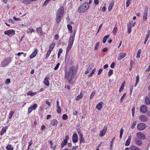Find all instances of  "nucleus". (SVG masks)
<instances>
[{"instance_id": "15", "label": "nucleus", "mask_w": 150, "mask_h": 150, "mask_svg": "<svg viewBox=\"0 0 150 150\" xmlns=\"http://www.w3.org/2000/svg\"><path fill=\"white\" fill-rule=\"evenodd\" d=\"M147 110V108L146 105H144L141 108L140 111L142 113H146Z\"/></svg>"}, {"instance_id": "7", "label": "nucleus", "mask_w": 150, "mask_h": 150, "mask_svg": "<svg viewBox=\"0 0 150 150\" xmlns=\"http://www.w3.org/2000/svg\"><path fill=\"white\" fill-rule=\"evenodd\" d=\"M146 126V124L143 123H139L137 125V129L139 131H142L144 129Z\"/></svg>"}, {"instance_id": "36", "label": "nucleus", "mask_w": 150, "mask_h": 150, "mask_svg": "<svg viewBox=\"0 0 150 150\" xmlns=\"http://www.w3.org/2000/svg\"><path fill=\"white\" fill-rule=\"evenodd\" d=\"M124 132V130L122 128L120 130V139H121L122 138V135Z\"/></svg>"}, {"instance_id": "37", "label": "nucleus", "mask_w": 150, "mask_h": 150, "mask_svg": "<svg viewBox=\"0 0 150 150\" xmlns=\"http://www.w3.org/2000/svg\"><path fill=\"white\" fill-rule=\"evenodd\" d=\"M141 52V50L139 49L138 50L136 57L138 58L140 57V54Z\"/></svg>"}, {"instance_id": "32", "label": "nucleus", "mask_w": 150, "mask_h": 150, "mask_svg": "<svg viewBox=\"0 0 150 150\" xmlns=\"http://www.w3.org/2000/svg\"><path fill=\"white\" fill-rule=\"evenodd\" d=\"M67 26L69 31L71 33H72L73 31L72 26L69 24L67 25Z\"/></svg>"}, {"instance_id": "52", "label": "nucleus", "mask_w": 150, "mask_h": 150, "mask_svg": "<svg viewBox=\"0 0 150 150\" xmlns=\"http://www.w3.org/2000/svg\"><path fill=\"white\" fill-rule=\"evenodd\" d=\"M93 66L92 64L90 65L87 68V70L90 71L93 68Z\"/></svg>"}, {"instance_id": "39", "label": "nucleus", "mask_w": 150, "mask_h": 150, "mask_svg": "<svg viewBox=\"0 0 150 150\" xmlns=\"http://www.w3.org/2000/svg\"><path fill=\"white\" fill-rule=\"evenodd\" d=\"M124 84H123V83L121 84L120 88L119 89V91L120 92H121V91L124 88Z\"/></svg>"}, {"instance_id": "11", "label": "nucleus", "mask_w": 150, "mask_h": 150, "mask_svg": "<svg viewBox=\"0 0 150 150\" xmlns=\"http://www.w3.org/2000/svg\"><path fill=\"white\" fill-rule=\"evenodd\" d=\"M107 129V127L105 125L104 126L103 129L100 131V134L99 136L100 137H102L105 135V133L106 132Z\"/></svg>"}, {"instance_id": "51", "label": "nucleus", "mask_w": 150, "mask_h": 150, "mask_svg": "<svg viewBox=\"0 0 150 150\" xmlns=\"http://www.w3.org/2000/svg\"><path fill=\"white\" fill-rule=\"evenodd\" d=\"M60 65V64L59 63H58L56 65V66L54 68V70H57V69H58L59 66Z\"/></svg>"}, {"instance_id": "38", "label": "nucleus", "mask_w": 150, "mask_h": 150, "mask_svg": "<svg viewBox=\"0 0 150 150\" xmlns=\"http://www.w3.org/2000/svg\"><path fill=\"white\" fill-rule=\"evenodd\" d=\"M14 114V112L13 111H11L10 112L9 114V118L10 119H11L13 115Z\"/></svg>"}, {"instance_id": "19", "label": "nucleus", "mask_w": 150, "mask_h": 150, "mask_svg": "<svg viewBox=\"0 0 150 150\" xmlns=\"http://www.w3.org/2000/svg\"><path fill=\"white\" fill-rule=\"evenodd\" d=\"M38 50L36 49L34 52L30 55V59H33L37 55L38 52Z\"/></svg>"}, {"instance_id": "45", "label": "nucleus", "mask_w": 150, "mask_h": 150, "mask_svg": "<svg viewBox=\"0 0 150 150\" xmlns=\"http://www.w3.org/2000/svg\"><path fill=\"white\" fill-rule=\"evenodd\" d=\"M131 0H127L126 3V6L128 7L129 6L130 4Z\"/></svg>"}, {"instance_id": "62", "label": "nucleus", "mask_w": 150, "mask_h": 150, "mask_svg": "<svg viewBox=\"0 0 150 150\" xmlns=\"http://www.w3.org/2000/svg\"><path fill=\"white\" fill-rule=\"evenodd\" d=\"M102 71H103L102 69H100L98 70V75H99L100 74H101V73H102Z\"/></svg>"}, {"instance_id": "26", "label": "nucleus", "mask_w": 150, "mask_h": 150, "mask_svg": "<svg viewBox=\"0 0 150 150\" xmlns=\"http://www.w3.org/2000/svg\"><path fill=\"white\" fill-rule=\"evenodd\" d=\"M67 143V141L66 139H64L61 143V148L62 149L64 147V146L66 145Z\"/></svg>"}, {"instance_id": "4", "label": "nucleus", "mask_w": 150, "mask_h": 150, "mask_svg": "<svg viewBox=\"0 0 150 150\" xmlns=\"http://www.w3.org/2000/svg\"><path fill=\"white\" fill-rule=\"evenodd\" d=\"M89 5L88 2H85L78 9V11L80 13H83L89 8Z\"/></svg>"}, {"instance_id": "31", "label": "nucleus", "mask_w": 150, "mask_h": 150, "mask_svg": "<svg viewBox=\"0 0 150 150\" xmlns=\"http://www.w3.org/2000/svg\"><path fill=\"white\" fill-rule=\"evenodd\" d=\"M55 44L54 43H52L50 45L49 50L52 52V51L54 48L55 46Z\"/></svg>"}, {"instance_id": "48", "label": "nucleus", "mask_w": 150, "mask_h": 150, "mask_svg": "<svg viewBox=\"0 0 150 150\" xmlns=\"http://www.w3.org/2000/svg\"><path fill=\"white\" fill-rule=\"evenodd\" d=\"M62 118L64 120H66L68 119V116L66 114H64L62 116Z\"/></svg>"}, {"instance_id": "46", "label": "nucleus", "mask_w": 150, "mask_h": 150, "mask_svg": "<svg viewBox=\"0 0 150 150\" xmlns=\"http://www.w3.org/2000/svg\"><path fill=\"white\" fill-rule=\"evenodd\" d=\"M51 51H50V50H48L46 55V58H47L49 57L50 55V54L51 53Z\"/></svg>"}, {"instance_id": "44", "label": "nucleus", "mask_w": 150, "mask_h": 150, "mask_svg": "<svg viewBox=\"0 0 150 150\" xmlns=\"http://www.w3.org/2000/svg\"><path fill=\"white\" fill-rule=\"evenodd\" d=\"M136 121H135L133 122L132 123V127H131V128L132 129H134V127H135V126L136 125Z\"/></svg>"}, {"instance_id": "22", "label": "nucleus", "mask_w": 150, "mask_h": 150, "mask_svg": "<svg viewBox=\"0 0 150 150\" xmlns=\"http://www.w3.org/2000/svg\"><path fill=\"white\" fill-rule=\"evenodd\" d=\"M145 103L147 105H149L150 104V99L148 96H146L145 97Z\"/></svg>"}, {"instance_id": "61", "label": "nucleus", "mask_w": 150, "mask_h": 150, "mask_svg": "<svg viewBox=\"0 0 150 150\" xmlns=\"http://www.w3.org/2000/svg\"><path fill=\"white\" fill-rule=\"evenodd\" d=\"M94 3L96 5H97L99 4L98 0H94Z\"/></svg>"}, {"instance_id": "28", "label": "nucleus", "mask_w": 150, "mask_h": 150, "mask_svg": "<svg viewBox=\"0 0 150 150\" xmlns=\"http://www.w3.org/2000/svg\"><path fill=\"white\" fill-rule=\"evenodd\" d=\"M114 2L113 1H111L110 3V5L108 6V10L109 11H110L112 7L113 6Z\"/></svg>"}, {"instance_id": "54", "label": "nucleus", "mask_w": 150, "mask_h": 150, "mask_svg": "<svg viewBox=\"0 0 150 150\" xmlns=\"http://www.w3.org/2000/svg\"><path fill=\"white\" fill-rule=\"evenodd\" d=\"M50 1V0H46L43 6H44L47 5V4H48Z\"/></svg>"}, {"instance_id": "2", "label": "nucleus", "mask_w": 150, "mask_h": 150, "mask_svg": "<svg viewBox=\"0 0 150 150\" xmlns=\"http://www.w3.org/2000/svg\"><path fill=\"white\" fill-rule=\"evenodd\" d=\"M76 32V30H74L70 35L68 42V46L67 48L66 53L69 51L72 46Z\"/></svg>"}, {"instance_id": "9", "label": "nucleus", "mask_w": 150, "mask_h": 150, "mask_svg": "<svg viewBox=\"0 0 150 150\" xmlns=\"http://www.w3.org/2000/svg\"><path fill=\"white\" fill-rule=\"evenodd\" d=\"M133 140H134L135 144L138 146H140L142 144V142L141 139H139L136 137H134Z\"/></svg>"}, {"instance_id": "16", "label": "nucleus", "mask_w": 150, "mask_h": 150, "mask_svg": "<svg viewBox=\"0 0 150 150\" xmlns=\"http://www.w3.org/2000/svg\"><path fill=\"white\" fill-rule=\"evenodd\" d=\"M36 30L38 34L40 36L44 34V33L42 32V28L41 27L37 28L36 29Z\"/></svg>"}, {"instance_id": "34", "label": "nucleus", "mask_w": 150, "mask_h": 150, "mask_svg": "<svg viewBox=\"0 0 150 150\" xmlns=\"http://www.w3.org/2000/svg\"><path fill=\"white\" fill-rule=\"evenodd\" d=\"M6 149L8 150H13V148L11 144H9L6 146Z\"/></svg>"}, {"instance_id": "18", "label": "nucleus", "mask_w": 150, "mask_h": 150, "mask_svg": "<svg viewBox=\"0 0 150 150\" xmlns=\"http://www.w3.org/2000/svg\"><path fill=\"white\" fill-rule=\"evenodd\" d=\"M126 55V53H120L119 55V56L118 57V59L119 60H120L124 58Z\"/></svg>"}, {"instance_id": "25", "label": "nucleus", "mask_w": 150, "mask_h": 150, "mask_svg": "<svg viewBox=\"0 0 150 150\" xmlns=\"http://www.w3.org/2000/svg\"><path fill=\"white\" fill-rule=\"evenodd\" d=\"M50 122L51 125L53 126L56 125L57 124V121L56 119L51 120Z\"/></svg>"}, {"instance_id": "14", "label": "nucleus", "mask_w": 150, "mask_h": 150, "mask_svg": "<svg viewBox=\"0 0 150 150\" xmlns=\"http://www.w3.org/2000/svg\"><path fill=\"white\" fill-rule=\"evenodd\" d=\"M78 140L77 135L76 132H74L72 137V141L74 143H76L78 142Z\"/></svg>"}, {"instance_id": "40", "label": "nucleus", "mask_w": 150, "mask_h": 150, "mask_svg": "<svg viewBox=\"0 0 150 150\" xmlns=\"http://www.w3.org/2000/svg\"><path fill=\"white\" fill-rule=\"evenodd\" d=\"M113 74V71L112 69H110L108 72V76H111Z\"/></svg>"}, {"instance_id": "1", "label": "nucleus", "mask_w": 150, "mask_h": 150, "mask_svg": "<svg viewBox=\"0 0 150 150\" xmlns=\"http://www.w3.org/2000/svg\"><path fill=\"white\" fill-rule=\"evenodd\" d=\"M64 8L61 6L58 10L56 15V20L57 23H59L61 21L63 16Z\"/></svg>"}, {"instance_id": "64", "label": "nucleus", "mask_w": 150, "mask_h": 150, "mask_svg": "<svg viewBox=\"0 0 150 150\" xmlns=\"http://www.w3.org/2000/svg\"><path fill=\"white\" fill-rule=\"evenodd\" d=\"M57 111L58 113H61V109H57Z\"/></svg>"}, {"instance_id": "10", "label": "nucleus", "mask_w": 150, "mask_h": 150, "mask_svg": "<svg viewBox=\"0 0 150 150\" xmlns=\"http://www.w3.org/2000/svg\"><path fill=\"white\" fill-rule=\"evenodd\" d=\"M38 107V105L36 103H35L32 106L29 107L28 109V112L29 113H30L33 110L36 109Z\"/></svg>"}, {"instance_id": "63", "label": "nucleus", "mask_w": 150, "mask_h": 150, "mask_svg": "<svg viewBox=\"0 0 150 150\" xmlns=\"http://www.w3.org/2000/svg\"><path fill=\"white\" fill-rule=\"evenodd\" d=\"M127 32L129 34L131 32V28H127Z\"/></svg>"}, {"instance_id": "59", "label": "nucleus", "mask_w": 150, "mask_h": 150, "mask_svg": "<svg viewBox=\"0 0 150 150\" xmlns=\"http://www.w3.org/2000/svg\"><path fill=\"white\" fill-rule=\"evenodd\" d=\"M127 28H132V23L129 22L127 24Z\"/></svg>"}, {"instance_id": "27", "label": "nucleus", "mask_w": 150, "mask_h": 150, "mask_svg": "<svg viewBox=\"0 0 150 150\" xmlns=\"http://www.w3.org/2000/svg\"><path fill=\"white\" fill-rule=\"evenodd\" d=\"M35 30L32 28H28L27 30V32L28 33H30V34H32L33 33H35Z\"/></svg>"}, {"instance_id": "53", "label": "nucleus", "mask_w": 150, "mask_h": 150, "mask_svg": "<svg viewBox=\"0 0 150 150\" xmlns=\"http://www.w3.org/2000/svg\"><path fill=\"white\" fill-rule=\"evenodd\" d=\"M10 79H8L6 80L5 83L6 84H8L10 83Z\"/></svg>"}, {"instance_id": "41", "label": "nucleus", "mask_w": 150, "mask_h": 150, "mask_svg": "<svg viewBox=\"0 0 150 150\" xmlns=\"http://www.w3.org/2000/svg\"><path fill=\"white\" fill-rule=\"evenodd\" d=\"M62 50L61 49H60L58 52V58H59L60 55L62 53Z\"/></svg>"}, {"instance_id": "43", "label": "nucleus", "mask_w": 150, "mask_h": 150, "mask_svg": "<svg viewBox=\"0 0 150 150\" xmlns=\"http://www.w3.org/2000/svg\"><path fill=\"white\" fill-rule=\"evenodd\" d=\"M117 31V27H114L112 31L114 35H115Z\"/></svg>"}, {"instance_id": "6", "label": "nucleus", "mask_w": 150, "mask_h": 150, "mask_svg": "<svg viewBox=\"0 0 150 150\" xmlns=\"http://www.w3.org/2000/svg\"><path fill=\"white\" fill-rule=\"evenodd\" d=\"M137 138L139 139L144 140L146 139L145 134L141 132H137L136 134Z\"/></svg>"}, {"instance_id": "5", "label": "nucleus", "mask_w": 150, "mask_h": 150, "mask_svg": "<svg viewBox=\"0 0 150 150\" xmlns=\"http://www.w3.org/2000/svg\"><path fill=\"white\" fill-rule=\"evenodd\" d=\"M11 61L10 57H7L4 59L1 62V66L2 67H5L8 65Z\"/></svg>"}, {"instance_id": "20", "label": "nucleus", "mask_w": 150, "mask_h": 150, "mask_svg": "<svg viewBox=\"0 0 150 150\" xmlns=\"http://www.w3.org/2000/svg\"><path fill=\"white\" fill-rule=\"evenodd\" d=\"M8 129V127L6 126L3 127L1 130L0 134L1 136L3 135L6 132L7 129Z\"/></svg>"}, {"instance_id": "50", "label": "nucleus", "mask_w": 150, "mask_h": 150, "mask_svg": "<svg viewBox=\"0 0 150 150\" xmlns=\"http://www.w3.org/2000/svg\"><path fill=\"white\" fill-rule=\"evenodd\" d=\"M150 35V30H148L147 32V33L145 37L146 38H148L149 37Z\"/></svg>"}, {"instance_id": "33", "label": "nucleus", "mask_w": 150, "mask_h": 150, "mask_svg": "<svg viewBox=\"0 0 150 150\" xmlns=\"http://www.w3.org/2000/svg\"><path fill=\"white\" fill-rule=\"evenodd\" d=\"M23 3L25 4H30L31 3V0H23Z\"/></svg>"}, {"instance_id": "35", "label": "nucleus", "mask_w": 150, "mask_h": 150, "mask_svg": "<svg viewBox=\"0 0 150 150\" xmlns=\"http://www.w3.org/2000/svg\"><path fill=\"white\" fill-rule=\"evenodd\" d=\"M109 37V35H107L105 36L103 38V43H105L107 39Z\"/></svg>"}, {"instance_id": "17", "label": "nucleus", "mask_w": 150, "mask_h": 150, "mask_svg": "<svg viewBox=\"0 0 150 150\" xmlns=\"http://www.w3.org/2000/svg\"><path fill=\"white\" fill-rule=\"evenodd\" d=\"M131 138L132 136L131 135H129L128 137V139L126 141L125 143V146H128L129 145L131 142Z\"/></svg>"}, {"instance_id": "8", "label": "nucleus", "mask_w": 150, "mask_h": 150, "mask_svg": "<svg viewBox=\"0 0 150 150\" xmlns=\"http://www.w3.org/2000/svg\"><path fill=\"white\" fill-rule=\"evenodd\" d=\"M4 33L5 35H7L10 37L13 35L15 34V31L13 30H8L5 31Z\"/></svg>"}, {"instance_id": "21", "label": "nucleus", "mask_w": 150, "mask_h": 150, "mask_svg": "<svg viewBox=\"0 0 150 150\" xmlns=\"http://www.w3.org/2000/svg\"><path fill=\"white\" fill-rule=\"evenodd\" d=\"M49 78L48 76H46L43 81L44 83L47 86H48L49 85Z\"/></svg>"}, {"instance_id": "57", "label": "nucleus", "mask_w": 150, "mask_h": 150, "mask_svg": "<svg viewBox=\"0 0 150 150\" xmlns=\"http://www.w3.org/2000/svg\"><path fill=\"white\" fill-rule=\"evenodd\" d=\"M54 39L56 40H58L59 39V35L58 34H56L54 36Z\"/></svg>"}, {"instance_id": "30", "label": "nucleus", "mask_w": 150, "mask_h": 150, "mask_svg": "<svg viewBox=\"0 0 150 150\" xmlns=\"http://www.w3.org/2000/svg\"><path fill=\"white\" fill-rule=\"evenodd\" d=\"M36 94V92H32L31 91H29L27 93L28 95L31 96H33Z\"/></svg>"}, {"instance_id": "42", "label": "nucleus", "mask_w": 150, "mask_h": 150, "mask_svg": "<svg viewBox=\"0 0 150 150\" xmlns=\"http://www.w3.org/2000/svg\"><path fill=\"white\" fill-rule=\"evenodd\" d=\"M100 45V42H97L95 45L94 50H96L98 48Z\"/></svg>"}, {"instance_id": "55", "label": "nucleus", "mask_w": 150, "mask_h": 150, "mask_svg": "<svg viewBox=\"0 0 150 150\" xmlns=\"http://www.w3.org/2000/svg\"><path fill=\"white\" fill-rule=\"evenodd\" d=\"M133 88H134V86H131L130 87V94H132V91H133Z\"/></svg>"}, {"instance_id": "49", "label": "nucleus", "mask_w": 150, "mask_h": 150, "mask_svg": "<svg viewBox=\"0 0 150 150\" xmlns=\"http://www.w3.org/2000/svg\"><path fill=\"white\" fill-rule=\"evenodd\" d=\"M126 93H125L120 98V101L121 102H122L123 100V99L125 97L126 95Z\"/></svg>"}, {"instance_id": "3", "label": "nucleus", "mask_w": 150, "mask_h": 150, "mask_svg": "<svg viewBox=\"0 0 150 150\" xmlns=\"http://www.w3.org/2000/svg\"><path fill=\"white\" fill-rule=\"evenodd\" d=\"M74 72V68L71 67L70 69L69 72L67 71V69H65V78H66L68 81L70 82L72 79Z\"/></svg>"}, {"instance_id": "56", "label": "nucleus", "mask_w": 150, "mask_h": 150, "mask_svg": "<svg viewBox=\"0 0 150 150\" xmlns=\"http://www.w3.org/2000/svg\"><path fill=\"white\" fill-rule=\"evenodd\" d=\"M115 63H114V62H113L111 64L110 67L112 68H113L115 67Z\"/></svg>"}, {"instance_id": "23", "label": "nucleus", "mask_w": 150, "mask_h": 150, "mask_svg": "<svg viewBox=\"0 0 150 150\" xmlns=\"http://www.w3.org/2000/svg\"><path fill=\"white\" fill-rule=\"evenodd\" d=\"M129 150H139V148L134 145H131L129 147Z\"/></svg>"}, {"instance_id": "47", "label": "nucleus", "mask_w": 150, "mask_h": 150, "mask_svg": "<svg viewBox=\"0 0 150 150\" xmlns=\"http://www.w3.org/2000/svg\"><path fill=\"white\" fill-rule=\"evenodd\" d=\"M95 92H93L91 94L90 98L91 99H92L95 96Z\"/></svg>"}, {"instance_id": "58", "label": "nucleus", "mask_w": 150, "mask_h": 150, "mask_svg": "<svg viewBox=\"0 0 150 150\" xmlns=\"http://www.w3.org/2000/svg\"><path fill=\"white\" fill-rule=\"evenodd\" d=\"M78 96L79 97V98H80V99H81L83 97V93L81 92L80 93V94Z\"/></svg>"}, {"instance_id": "60", "label": "nucleus", "mask_w": 150, "mask_h": 150, "mask_svg": "<svg viewBox=\"0 0 150 150\" xmlns=\"http://www.w3.org/2000/svg\"><path fill=\"white\" fill-rule=\"evenodd\" d=\"M13 19L14 20L16 21H19L20 20V19L19 18H17L15 16H14L13 17Z\"/></svg>"}, {"instance_id": "12", "label": "nucleus", "mask_w": 150, "mask_h": 150, "mask_svg": "<svg viewBox=\"0 0 150 150\" xmlns=\"http://www.w3.org/2000/svg\"><path fill=\"white\" fill-rule=\"evenodd\" d=\"M148 10L147 7H145L144 10V14L143 16V19L144 21H146L147 18Z\"/></svg>"}, {"instance_id": "13", "label": "nucleus", "mask_w": 150, "mask_h": 150, "mask_svg": "<svg viewBox=\"0 0 150 150\" xmlns=\"http://www.w3.org/2000/svg\"><path fill=\"white\" fill-rule=\"evenodd\" d=\"M139 119L141 121L143 122H146L148 120V117L144 115H141L139 117Z\"/></svg>"}, {"instance_id": "24", "label": "nucleus", "mask_w": 150, "mask_h": 150, "mask_svg": "<svg viewBox=\"0 0 150 150\" xmlns=\"http://www.w3.org/2000/svg\"><path fill=\"white\" fill-rule=\"evenodd\" d=\"M103 102H100L98 103L96 106V108L98 110H101L102 107Z\"/></svg>"}, {"instance_id": "29", "label": "nucleus", "mask_w": 150, "mask_h": 150, "mask_svg": "<svg viewBox=\"0 0 150 150\" xmlns=\"http://www.w3.org/2000/svg\"><path fill=\"white\" fill-rule=\"evenodd\" d=\"M79 139H80V143L81 144L83 143H84L85 142V140L83 137V135H81L79 136Z\"/></svg>"}]
</instances>
